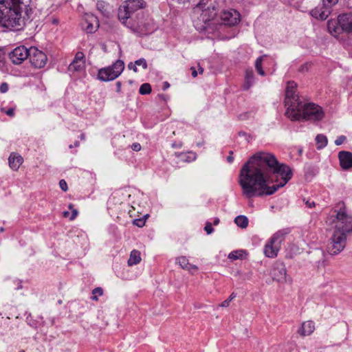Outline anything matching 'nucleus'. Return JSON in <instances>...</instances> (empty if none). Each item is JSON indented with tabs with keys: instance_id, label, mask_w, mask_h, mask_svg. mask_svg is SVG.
Instances as JSON below:
<instances>
[{
	"instance_id": "nucleus-1",
	"label": "nucleus",
	"mask_w": 352,
	"mask_h": 352,
	"mask_svg": "<svg viewBox=\"0 0 352 352\" xmlns=\"http://www.w3.org/2000/svg\"><path fill=\"white\" fill-rule=\"evenodd\" d=\"M292 175L291 168L280 163L274 154L259 151L242 166L239 184L243 195L251 199L273 195L283 187Z\"/></svg>"
},
{
	"instance_id": "nucleus-2",
	"label": "nucleus",
	"mask_w": 352,
	"mask_h": 352,
	"mask_svg": "<svg viewBox=\"0 0 352 352\" xmlns=\"http://www.w3.org/2000/svg\"><path fill=\"white\" fill-rule=\"evenodd\" d=\"M18 1L0 0V25L7 28L19 30L25 25L21 18Z\"/></svg>"
},
{
	"instance_id": "nucleus-3",
	"label": "nucleus",
	"mask_w": 352,
	"mask_h": 352,
	"mask_svg": "<svg viewBox=\"0 0 352 352\" xmlns=\"http://www.w3.org/2000/svg\"><path fill=\"white\" fill-rule=\"evenodd\" d=\"M196 10L201 12L197 20L195 21V28L199 31H208L217 15L219 6L217 0H200Z\"/></svg>"
},
{
	"instance_id": "nucleus-4",
	"label": "nucleus",
	"mask_w": 352,
	"mask_h": 352,
	"mask_svg": "<svg viewBox=\"0 0 352 352\" xmlns=\"http://www.w3.org/2000/svg\"><path fill=\"white\" fill-rule=\"evenodd\" d=\"M336 212L334 232L348 237L352 234V215L347 213L345 204L339 202L336 207Z\"/></svg>"
},
{
	"instance_id": "nucleus-5",
	"label": "nucleus",
	"mask_w": 352,
	"mask_h": 352,
	"mask_svg": "<svg viewBox=\"0 0 352 352\" xmlns=\"http://www.w3.org/2000/svg\"><path fill=\"white\" fill-rule=\"evenodd\" d=\"M297 84L294 81H289L285 89V106L287 107L285 114L290 119H299L300 114L296 113V108L302 101L296 95Z\"/></svg>"
},
{
	"instance_id": "nucleus-6",
	"label": "nucleus",
	"mask_w": 352,
	"mask_h": 352,
	"mask_svg": "<svg viewBox=\"0 0 352 352\" xmlns=\"http://www.w3.org/2000/svg\"><path fill=\"white\" fill-rule=\"evenodd\" d=\"M146 6V3L144 0L125 1L118 9V16L119 20L126 26L131 15L138 10L144 8Z\"/></svg>"
},
{
	"instance_id": "nucleus-7",
	"label": "nucleus",
	"mask_w": 352,
	"mask_h": 352,
	"mask_svg": "<svg viewBox=\"0 0 352 352\" xmlns=\"http://www.w3.org/2000/svg\"><path fill=\"white\" fill-rule=\"evenodd\" d=\"M296 109V113H299L300 117L299 119H291L293 121L301 120H320L323 118L322 108L314 103L303 104L302 102H301L299 107Z\"/></svg>"
},
{
	"instance_id": "nucleus-8",
	"label": "nucleus",
	"mask_w": 352,
	"mask_h": 352,
	"mask_svg": "<svg viewBox=\"0 0 352 352\" xmlns=\"http://www.w3.org/2000/svg\"><path fill=\"white\" fill-rule=\"evenodd\" d=\"M327 27L331 34L352 33V14H340L337 22L328 21Z\"/></svg>"
},
{
	"instance_id": "nucleus-9",
	"label": "nucleus",
	"mask_w": 352,
	"mask_h": 352,
	"mask_svg": "<svg viewBox=\"0 0 352 352\" xmlns=\"http://www.w3.org/2000/svg\"><path fill=\"white\" fill-rule=\"evenodd\" d=\"M288 233L287 230H281L276 232L270 239L264 247V254L267 257L274 258L277 256L280 248V244Z\"/></svg>"
},
{
	"instance_id": "nucleus-10",
	"label": "nucleus",
	"mask_w": 352,
	"mask_h": 352,
	"mask_svg": "<svg viewBox=\"0 0 352 352\" xmlns=\"http://www.w3.org/2000/svg\"><path fill=\"white\" fill-rule=\"evenodd\" d=\"M124 68V62L118 60L112 66L100 69L98 73V78L104 82L113 80L121 74Z\"/></svg>"
},
{
	"instance_id": "nucleus-11",
	"label": "nucleus",
	"mask_w": 352,
	"mask_h": 352,
	"mask_svg": "<svg viewBox=\"0 0 352 352\" xmlns=\"http://www.w3.org/2000/svg\"><path fill=\"white\" fill-rule=\"evenodd\" d=\"M346 239L347 237L342 234L333 232L327 247L328 253L333 256L340 253L346 246Z\"/></svg>"
},
{
	"instance_id": "nucleus-12",
	"label": "nucleus",
	"mask_w": 352,
	"mask_h": 352,
	"mask_svg": "<svg viewBox=\"0 0 352 352\" xmlns=\"http://www.w3.org/2000/svg\"><path fill=\"white\" fill-rule=\"evenodd\" d=\"M126 27L139 35H146L153 32L155 28L153 21L149 19H146L144 21H142L138 23H133L130 20L129 21V23L126 25Z\"/></svg>"
},
{
	"instance_id": "nucleus-13",
	"label": "nucleus",
	"mask_w": 352,
	"mask_h": 352,
	"mask_svg": "<svg viewBox=\"0 0 352 352\" xmlns=\"http://www.w3.org/2000/svg\"><path fill=\"white\" fill-rule=\"evenodd\" d=\"M30 62L35 68H43L47 60V55L35 47H30Z\"/></svg>"
},
{
	"instance_id": "nucleus-14",
	"label": "nucleus",
	"mask_w": 352,
	"mask_h": 352,
	"mask_svg": "<svg viewBox=\"0 0 352 352\" xmlns=\"http://www.w3.org/2000/svg\"><path fill=\"white\" fill-rule=\"evenodd\" d=\"M30 48L28 49L25 46H19L14 48L9 53V58L12 63L14 65L21 64L25 59L29 58Z\"/></svg>"
},
{
	"instance_id": "nucleus-15",
	"label": "nucleus",
	"mask_w": 352,
	"mask_h": 352,
	"mask_svg": "<svg viewBox=\"0 0 352 352\" xmlns=\"http://www.w3.org/2000/svg\"><path fill=\"white\" fill-rule=\"evenodd\" d=\"M81 26L87 33L92 34L99 28V21L94 14H86L81 22Z\"/></svg>"
},
{
	"instance_id": "nucleus-16",
	"label": "nucleus",
	"mask_w": 352,
	"mask_h": 352,
	"mask_svg": "<svg viewBox=\"0 0 352 352\" xmlns=\"http://www.w3.org/2000/svg\"><path fill=\"white\" fill-rule=\"evenodd\" d=\"M221 19L223 25L234 26L240 21V14L235 10L225 11L221 14Z\"/></svg>"
},
{
	"instance_id": "nucleus-17",
	"label": "nucleus",
	"mask_w": 352,
	"mask_h": 352,
	"mask_svg": "<svg viewBox=\"0 0 352 352\" xmlns=\"http://www.w3.org/2000/svg\"><path fill=\"white\" fill-rule=\"evenodd\" d=\"M287 270L285 265L282 262H277L273 267L271 276L273 280L278 283L286 281Z\"/></svg>"
},
{
	"instance_id": "nucleus-18",
	"label": "nucleus",
	"mask_w": 352,
	"mask_h": 352,
	"mask_svg": "<svg viewBox=\"0 0 352 352\" xmlns=\"http://www.w3.org/2000/svg\"><path fill=\"white\" fill-rule=\"evenodd\" d=\"M331 12L330 8L322 4L312 9L310 14L316 19L324 21L327 19Z\"/></svg>"
},
{
	"instance_id": "nucleus-19",
	"label": "nucleus",
	"mask_w": 352,
	"mask_h": 352,
	"mask_svg": "<svg viewBox=\"0 0 352 352\" xmlns=\"http://www.w3.org/2000/svg\"><path fill=\"white\" fill-rule=\"evenodd\" d=\"M340 165L344 170H348L352 167V153L349 151H340L338 153Z\"/></svg>"
},
{
	"instance_id": "nucleus-20",
	"label": "nucleus",
	"mask_w": 352,
	"mask_h": 352,
	"mask_svg": "<svg viewBox=\"0 0 352 352\" xmlns=\"http://www.w3.org/2000/svg\"><path fill=\"white\" fill-rule=\"evenodd\" d=\"M23 162V157L15 153H12L8 158L9 166L13 170H17Z\"/></svg>"
},
{
	"instance_id": "nucleus-21",
	"label": "nucleus",
	"mask_w": 352,
	"mask_h": 352,
	"mask_svg": "<svg viewBox=\"0 0 352 352\" xmlns=\"http://www.w3.org/2000/svg\"><path fill=\"white\" fill-rule=\"evenodd\" d=\"M315 329L314 323L312 321H307L302 322L300 328L298 330V333L302 336H309Z\"/></svg>"
},
{
	"instance_id": "nucleus-22",
	"label": "nucleus",
	"mask_w": 352,
	"mask_h": 352,
	"mask_svg": "<svg viewBox=\"0 0 352 352\" xmlns=\"http://www.w3.org/2000/svg\"><path fill=\"white\" fill-rule=\"evenodd\" d=\"M254 73L252 70H246L245 75L244 89H249L254 83Z\"/></svg>"
},
{
	"instance_id": "nucleus-23",
	"label": "nucleus",
	"mask_w": 352,
	"mask_h": 352,
	"mask_svg": "<svg viewBox=\"0 0 352 352\" xmlns=\"http://www.w3.org/2000/svg\"><path fill=\"white\" fill-rule=\"evenodd\" d=\"M141 261L140 252L138 250H133L131 252L128 265L132 266L138 264Z\"/></svg>"
},
{
	"instance_id": "nucleus-24",
	"label": "nucleus",
	"mask_w": 352,
	"mask_h": 352,
	"mask_svg": "<svg viewBox=\"0 0 352 352\" xmlns=\"http://www.w3.org/2000/svg\"><path fill=\"white\" fill-rule=\"evenodd\" d=\"M177 262L184 270H190L191 269L197 270V267L188 263L186 256H180L177 258Z\"/></svg>"
},
{
	"instance_id": "nucleus-25",
	"label": "nucleus",
	"mask_w": 352,
	"mask_h": 352,
	"mask_svg": "<svg viewBox=\"0 0 352 352\" xmlns=\"http://www.w3.org/2000/svg\"><path fill=\"white\" fill-rule=\"evenodd\" d=\"M316 142L317 145V148L318 150L324 148L328 143V140L327 136L323 134H318L316 137Z\"/></svg>"
},
{
	"instance_id": "nucleus-26",
	"label": "nucleus",
	"mask_w": 352,
	"mask_h": 352,
	"mask_svg": "<svg viewBox=\"0 0 352 352\" xmlns=\"http://www.w3.org/2000/svg\"><path fill=\"white\" fill-rule=\"evenodd\" d=\"M248 219L243 215H239L234 219V223L241 228H246L248 226Z\"/></svg>"
},
{
	"instance_id": "nucleus-27",
	"label": "nucleus",
	"mask_w": 352,
	"mask_h": 352,
	"mask_svg": "<svg viewBox=\"0 0 352 352\" xmlns=\"http://www.w3.org/2000/svg\"><path fill=\"white\" fill-rule=\"evenodd\" d=\"M85 67V63H82V64H80V62L76 60H73L70 65H69L68 69L69 71L73 72H79L84 69Z\"/></svg>"
},
{
	"instance_id": "nucleus-28",
	"label": "nucleus",
	"mask_w": 352,
	"mask_h": 352,
	"mask_svg": "<svg viewBox=\"0 0 352 352\" xmlns=\"http://www.w3.org/2000/svg\"><path fill=\"white\" fill-rule=\"evenodd\" d=\"M107 3L104 1H98L96 8L103 15H107L108 12L107 10Z\"/></svg>"
},
{
	"instance_id": "nucleus-29",
	"label": "nucleus",
	"mask_w": 352,
	"mask_h": 352,
	"mask_svg": "<svg viewBox=\"0 0 352 352\" xmlns=\"http://www.w3.org/2000/svg\"><path fill=\"white\" fill-rule=\"evenodd\" d=\"M263 58V56H259L255 62L256 69L261 76H265V72L262 68Z\"/></svg>"
},
{
	"instance_id": "nucleus-30",
	"label": "nucleus",
	"mask_w": 352,
	"mask_h": 352,
	"mask_svg": "<svg viewBox=\"0 0 352 352\" xmlns=\"http://www.w3.org/2000/svg\"><path fill=\"white\" fill-rule=\"evenodd\" d=\"M139 92L142 95L148 94L151 92V86L149 83L142 84L139 89Z\"/></svg>"
},
{
	"instance_id": "nucleus-31",
	"label": "nucleus",
	"mask_w": 352,
	"mask_h": 352,
	"mask_svg": "<svg viewBox=\"0 0 352 352\" xmlns=\"http://www.w3.org/2000/svg\"><path fill=\"white\" fill-rule=\"evenodd\" d=\"M93 296H91V299L93 300L97 301L98 300V296H102L103 294V290L101 287H96L92 291Z\"/></svg>"
},
{
	"instance_id": "nucleus-32",
	"label": "nucleus",
	"mask_w": 352,
	"mask_h": 352,
	"mask_svg": "<svg viewBox=\"0 0 352 352\" xmlns=\"http://www.w3.org/2000/svg\"><path fill=\"white\" fill-rule=\"evenodd\" d=\"M242 250L233 251L228 255V258L232 260H236L242 257Z\"/></svg>"
},
{
	"instance_id": "nucleus-33",
	"label": "nucleus",
	"mask_w": 352,
	"mask_h": 352,
	"mask_svg": "<svg viewBox=\"0 0 352 352\" xmlns=\"http://www.w3.org/2000/svg\"><path fill=\"white\" fill-rule=\"evenodd\" d=\"M236 298V294L232 292L230 296H229V298L228 299H226V300H224L223 302H221V304L220 305L221 307H227L229 306L230 305V302L234 299Z\"/></svg>"
},
{
	"instance_id": "nucleus-34",
	"label": "nucleus",
	"mask_w": 352,
	"mask_h": 352,
	"mask_svg": "<svg viewBox=\"0 0 352 352\" xmlns=\"http://www.w3.org/2000/svg\"><path fill=\"white\" fill-rule=\"evenodd\" d=\"M338 0H322V4L330 8L332 10V8L337 4Z\"/></svg>"
},
{
	"instance_id": "nucleus-35",
	"label": "nucleus",
	"mask_w": 352,
	"mask_h": 352,
	"mask_svg": "<svg viewBox=\"0 0 352 352\" xmlns=\"http://www.w3.org/2000/svg\"><path fill=\"white\" fill-rule=\"evenodd\" d=\"M188 154L190 155H187L186 154H182V155L183 156L182 160L184 162H190L194 161L196 159V155L195 153H189Z\"/></svg>"
},
{
	"instance_id": "nucleus-36",
	"label": "nucleus",
	"mask_w": 352,
	"mask_h": 352,
	"mask_svg": "<svg viewBox=\"0 0 352 352\" xmlns=\"http://www.w3.org/2000/svg\"><path fill=\"white\" fill-rule=\"evenodd\" d=\"M73 60H76L80 62V64L85 63V55L82 52H78Z\"/></svg>"
},
{
	"instance_id": "nucleus-37",
	"label": "nucleus",
	"mask_w": 352,
	"mask_h": 352,
	"mask_svg": "<svg viewBox=\"0 0 352 352\" xmlns=\"http://www.w3.org/2000/svg\"><path fill=\"white\" fill-rule=\"evenodd\" d=\"M135 65H137L138 66H142V68L144 69H146L148 67L146 60L143 58H140V59L135 60Z\"/></svg>"
},
{
	"instance_id": "nucleus-38",
	"label": "nucleus",
	"mask_w": 352,
	"mask_h": 352,
	"mask_svg": "<svg viewBox=\"0 0 352 352\" xmlns=\"http://www.w3.org/2000/svg\"><path fill=\"white\" fill-rule=\"evenodd\" d=\"M133 225H135L139 228H142L145 224V220H144L142 219H136L133 220Z\"/></svg>"
},
{
	"instance_id": "nucleus-39",
	"label": "nucleus",
	"mask_w": 352,
	"mask_h": 352,
	"mask_svg": "<svg viewBox=\"0 0 352 352\" xmlns=\"http://www.w3.org/2000/svg\"><path fill=\"white\" fill-rule=\"evenodd\" d=\"M204 230L208 234L212 233L214 229L212 228V223L210 222H207L204 227Z\"/></svg>"
},
{
	"instance_id": "nucleus-40",
	"label": "nucleus",
	"mask_w": 352,
	"mask_h": 352,
	"mask_svg": "<svg viewBox=\"0 0 352 352\" xmlns=\"http://www.w3.org/2000/svg\"><path fill=\"white\" fill-rule=\"evenodd\" d=\"M346 140V136L344 135H340L338 137V138L335 140V144L337 146L341 145L343 144L345 140Z\"/></svg>"
},
{
	"instance_id": "nucleus-41",
	"label": "nucleus",
	"mask_w": 352,
	"mask_h": 352,
	"mask_svg": "<svg viewBox=\"0 0 352 352\" xmlns=\"http://www.w3.org/2000/svg\"><path fill=\"white\" fill-rule=\"evenodd\" d=\"M59 186L60 188L65 192L68 189L67 182L64 179H61L59 182Z\"/></svg>"
},
{
	"instance_id": "nucleus-42",
	"label": "nucleus",
	"mask_w": 352,
	"mask_h": 352,
	"mask_svg": "<svg viewBox=\"0 0 352 352\" xmlns=\"http://www.w3.org/2000/svg\"><path fill=\"white\" fill-rule=\"evenodd\" d=\"M8 90V85L6 82H2L0 85V91L1 93H6Z\"/></svg>"
},
{
	"instance_id": "nucleus-43",
	"label": "nucleus",
	"mask_w": 352,
	"mask_h": 352,
	"mask_svg": "<svg viewBox=\"0 0 352 352\" xmlns=\"http://www.w3.org/2000/svg\"><path fill=\"white\" fill-rule=\"evenodd\" d=\"M309 63H305L303 65H302L300 66V67L299 68L298 71L300 72H308L309 70Z\"/></svg>"
},
{
	"instance_id": "nucleus-44",
	"label": "nucleus",
	"mask_w": 352,
	"mask_h": 352,
	"mask_svg": "<svg viewBox=\"0 0 352 352\" xmlns=\"http://www.w3.org/2000/svg\"><path fill=\"white\" fill-rule=\"evenodd\" d=\"M141 145L138 143V142H135V143H133L132 145H131V148L132 150L135 151H139L141 150Z\"/></svg>"
},
{
	"instance_id": "nucleus-45",
	"label": "nucleus",
	"mask_w": 352,
	"mask_h": 352,
	"mask_svg": "<svg viewBox=\"0 0 352 352\" xmlns=\"http://www.w3.org/2000/svg\"><path fill=\"white\" fill-rule=\"evenodd\" d=\"M5 58V54L2 49L0 48V67L3 65V60Z\"/></svg>"
},
{
	"instance_id": "nucleus-46",
	"label": "nucleus",
	"mask_w": 352,
	"mask_h": 352,
	"mask_svg": "<svg viewBox=\"0 0 352 352\" xmlns=\"http://www.w3.org/2000/svg\"><path fill=\"white\" fill-rule=\"evenodd\" d=\"M137 65H135V62L134 63H130L129 65H128V68L129 69H132L133 72H138V69H137Z\"/></svg>"
},
{
	"instance_id": "nucleus-47",
	"label": "nucleus",
	"mask_w": 352,
	"mask_h": 352,
	"mask_svg": "<svg viewBox=\"0 0 352 352\" xmlns=\"http://www.w3.org/2000/svg\"><path fill=\"white\" fill-rule=\"evenodd\" d=\"M5 113L10 117L14 116V108H10L7 111H5Z\"/></svg>"
},
{
	"instance_id": "nucleus-48",
	"label": "nucleus",
	"mask_w": 352,
	"mask_h": 352,
	"mask_svg": "<svg viewBox=\"0 0 352 352\" xmlns=\"http://www.w3.org/2000/svg\"><path fill=\"white\" fill-rule=\"evenodd\" d=\"M72 214L69 217V219L72 221L77 217L78 212L76 209H72Z\"/></svg>"
},
{
	"instance_id": "nucleus-49",
	"label": "nucleus",
	"mask_w": 352,
	"mask_h": 352,
	"mask_svg": "<svg viewBox=\"0 0 352 352\" xmlns=\"http://www.w3.org/2000/svg\"><path fill=\"white\" fill-rule=\"evenodd\" d=\"M305 204L309 208H314L315 206V202L314 201L310 200V199L307 200L306 202H305Z\"/></svg>"
},
{
	"instance_id": "nucleus-50",
	"label": "nucleus",
	"mask_w": 352,
	"mask_h": 352,
	"mask_svg": "<svg viewBox=\"0 0 352 352\" xmlns=\"http://www.w3.org/2000/svg\"><path fill=\"white\" fill-rule=\"evenodd\" d=\"M190 71H191L192 76L193 78L197 77V70H196L195 67H191L190 68Z\"/></svg>"
},
{
	"instance_id": "nucleus-51",
	"label": "nucleus",
	"mask_w": 352,
	"mask_h": 352,
	"mask_svg": "<svg viewBox=\"0 0 352 352\" xmlns=\"http://www.w3.org/2000/svg\"><path fill=\"white\" fill-rule=\"evenodd\" d=\"M229 154L230 155L227 157V161L229 163H232L233 162V160H234V157H232L233 152L232 151H230Z\"/></svg>"
},
{
	"instance_id": "nucleus-52",
	"label": "nucleus",
	"mask_w": 352,
	"mask_h": 352,
	"mask_svg": "<svg viewBox=\"0 0 352 352\" xmlns=\"http://www.w3.org/2000/svg\"><path fill=\"white\" fill-rule=\"evenodd\" d=\"M121 86H122V83H121V82L118 81V82H116V88H117V89H116V91H117V92H120V90H121Z\"/></svg>"
},
{
	"instance_id": "nucleus-53",
	"label": "nucleus",
	"mask_w": 352,
	"mask_h": 352,
	"mask_svg": "<svg viewBox=\"0 0 352 352\" xmlns=\"http://www.w3.org/2000/svg\"><path fill=\"white\" fill-rule=\"evenodd\" d=\"M78 146H79V142H78V141H76V142L73 144V145H72V144H70V145H69V148H73V147H78Z\"/></svg>"
},
{
	"instance_id": "nucleus-54",
	"label": "nucleus",
	"mask_w": 352,
	"mask_h": 352,
	"mask_svg": "<svg viewBox=\"0 0 352 352\" xmlns=\"http://www.w3.org/2000/svg\"><path fill=\"white\" fill-rule=\"evenodd\" d=\"M69 212L68 211H65V212H63V216H64L65 217H69Z\"/></svg>"
},
{
	"instance_id": "nucleus-55",
	"label": "nucleus",
	"mask_w": 352,
	"mask_h": 352,
	"mask_svg": "<svg viewBox=\"0 0 352 352\" xmlns=\"http://www.w3.org/2000/svg\"><path fill=\"white\" fill-rule=\"evenodd\" d=\"M219 223V219L216 218L214 221V225H217Z\"/></svg>"
},
{
	"instance_id": "nucleus-56",
	"label": "nucleus",
	"mask_w": 352,
	"mask_h": 352,
	"mask_svg": "<svg viewBox=\"0 0 352 352\" xmlns=\"http://www.w3.org/2000/svg\"><path fill=\"white\" fill-rule=\"evenodd\" d=\"M169 87V84L167 82H164V89H166Z\"/></svg>"
},
{
	"instance_id": "nucleus-57",
	"label": "nucleus",
	"mask_w": 352,
	"mask_h": 352,
	"mask_svg": "<svg viewBox=\"0 0 352 352\" xmlns=\"http://www.w3.org/2000/svg\"><path fill=\"white\" fill-rule=\"evenodd\" d=\"M199 74H203L204 72V69L201 67H199Z\"/></svg>"
},
{
	"instance_id": "nucleus-58",
	"label": "nucleus",
	"mask_w": 352,
	"mask_h": 352,
	"mask_svg": "<svg viewBox=\"0 0 352 352\" xmlns=\"http://www.w3.org/2000/svg\"><path fill=\"white\" fill-rule=\"evenodd\" d=\"M80 137L82 140H84L85 138V135L84 133H82Z\"/></svg>"
},
{
	"instance_id": "nucleus-59",
	"label": "nucleus",
	"mask_w": 352,
	"mask_h": 352,
	"mask_svg": "<svg viewBox=\"0 0 352 352\" xmlns=\"http://www.w3.org/2000/svg\"><path fill=\"white\" fill-rule=\"evenodd\" d=\"M68 208H69L71 210H72V209H74V206H73V204H70L69 205Z\"/></svg>"
},
{
	"instance_id": "nucleus-60",
	"label": "nucleus",
	"mask_w": 352,
	"mask_h": 352,
	"mask_svg": "<svg viewBox=\"0 0 352 352\" xmlns=\"http://www.w3.org/2000/svg\"><path fill=\"white\" fill-rule=\"evenodd\" d=\"M239 135L240 136H241V135H246V133H245V132L241 131V132H239Z\"/></svg>"
},
{
	"instance_id": "nucleus-61",
	"label": "nucleus",
	"mask_w": 352,
	"mask_h": 352,
	"mask_svg": "<svg viewBox=\"0 0 352 352\" xmlns=\"http://www.w3.org/2000/svg\"><path fill=\"white\" fill-rule=\"evenodd\" d=\"M3 231H4V228H2V227H1V228H0V232H3Z\"/></svg>"
},
{
	"instance_id": "nucleus-62",
	"label": "nucleus",
	"mask_w": 352,
	"mask_h": 352,
	"mask_svg": "<svg viewBox=\"0 0 352 352\" xmlns=\"http://www.w3.org/2000/svg\"><path fill=\"white\" fill-rule=\"evenodd\" d=\"M201 145H202V144H201V143H197V146H201Z\"/></svg>"
}]
</instances>
